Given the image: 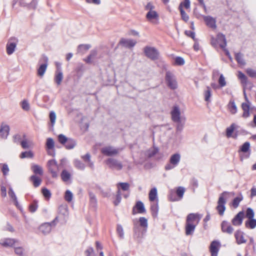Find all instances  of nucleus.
<instances>
[{
    "mask_svg": "<svg viewBox=\"0 0 256 256\" xmlns=\"http://www.w3.org/2000/svg\"><path fill=\"white\" fill-rule=\"evenodd\" d=\"M247 74L252 78H256V70L251 68H248L246 70Z\"/></svg>",
    "mask_w": 256,
    "mask_h": 256,
    "instance_id": "bf43d9fd",
    "label": "nucleus"
},
{
    "mask_svg": "<svg viewBox=\"0 0 256 256\" xmlns=\"http://www.w3.org/2000/svg\"><path fill=\"white\" fill-rule=\"evenodd\" d=\"M178 9L180 11L182 19L185 22H187L189 20V16L183 9L182 3L180 4Z\"/></svg>",
    "mask_w": 256,
    "mask_h": 256,
    "instance_id": "2f4dec72",
    "label": "nucleus"
},
{
    "mask_svg": "<svg viewBox=\"0 0 256 256\" xmlns=\"http://www.w3.org/2000/svg\"><path fill=\"white\" fill-rule=\"evenodd\" d=\"M30 180L32 182L34 187L37 188L42 183V179L38 176L32 175L29 178Z\"/></svg>",
    "mask_w": 256,
    "mask_h": 256,
    "instance_id": "cd10ccee",
    "label": "nucleus"
},
{
    "mask_svg": "<svg viewBox=\"0 0 256 256\" xmlns=\"http://www.w3.org/2000/svg\"><path fill=\"white\" fill-rule=\"evenodd\" d=\"M238 127V126H236L235 124H232L230 127L226 128V134L228 137H230L232 136V132H234V129Z\"/></svg>",
    "mask_w": 256,
    "mask_h": 256,
    "instance_id": "79ce46f5",
    "label": "nucleus"
},
{
    "mask_svg": "<svg viewBox=\"0 0 256 256\" xmlns=\"http://www.w3.org/2000/svg\"><path fill=\"white\" fill-rule=\"evenodd\" d=\"M73 198V194L70 190H66L64 194V199L68 202H70Z\"/></svg>",
    "mask_w": 256,
    "mask_h": 256,
    "instance_id": "864d4df0",
    "label": "nucleus"
},
{
    "mask_svg": "<svg viewBox=\"0 0 256 256\" xmlns=\"http://www.w3.org/2000/svg\"><path fill=\"white\" fill-rule=\"evenodd\" d=\"M63 74L60 68H58L55 73L54 80L57 85H60L63 79Z\"/></svg>",
    "mask_w": 256,
    "mask_h": 256,
    "instance_id": "b1692460",
    "label": "nucleus"
},
{
    "mask_svg": "<svg viewBox=\"0 0 256 256\" xmlns=\"http://www.w3.org/2000/svg\"><path fill=\"white\" fill-rule=\"evenodd\" d=\"M15 253L19 256H26L24 250L22 247L18 246L14 248Z\"/></svg>",
    "mask_w": 256,
    "mask_h": 256,
    "instance_id": "13d9d810",
    "label": "nucleus"
},
{
    "mask_svg": "<svg viewBox=\"0 0 256 256\" xmlns=\"http://www.w3.org/2000/svg\"><path fill=\"white\" fill-rule=\"evenodd\" d=\"M203 18L208 26L212 29L216 28V20L215 18L211 16H204Z\"/></svg>",
    "mask_w": 256,
    "mask_h": 256,
    "instance_id": "f3484780",
    "label": "nucleus"
},
{
    "mask_svg": "<svg viewBox=\"0 0 256 256\" xmlns=\"http://www.w3.org/2000/svg\"><path fill=\"white\" fill-rule=\"evenodd\" d=\"M74 166L80 170L85 168V164L78 160H75L74 162Z\"/></svg>",
    "mask_w": 256,
    "mask_h": 256,
    "instance_id": "a18cd8bd",
    "label": "nucleus"
},
{
    "mask_svg": "<svg viewBox=\"0 0 256 256\" xmlns=\"http://www.w3.org/2000/svg\"><path fill=\"white\" fill-rule=\"evenodd\" d=\"M49 118L50 122V126L52 128L54 125L56 120V114L54 111H51L50 112Z\"/></svg>",
    "mask_w": 256,
    "mask_h": 256,
    "instance_id": "49530a36",
    "label": "nucleus"
},
{
    "mask_svg": "<svg viewBox=\"0 0 256 256\" xmlns=\"http://www.w3.org/2000/svg\"><path fill=\"white\" fill-rule=\"evenodd\" d=\"M165 80L167 86L171 90H174L178 88V83L175 76L170 71L166 73Z\"/></svg>",
    "mask_w": 256,
    "mask_h": 256,
    "instance_id": "20e7f679",
    "label": "nucleus"
},
{
    "mask_svg": "<svg viewBox=\"0 0 256 256\" xmlns=\"http://www.w3.org/2000/svg\"><path fill=\"white\" fill-rule=\"evenodd\" d=\"M58 142L67 150L73 149L77 144L76 140L75 139L68 138L63 134L58 135Z\"/></svg>",
    "mask_w": 256,
    "mask_h": 256,
    "instance_id": "f03ea898",
    "label": "nucleus"
},
{
    "mask_svg": "<svg viewBox=\"0 0 256 256\" xmlns=\"http://www.w3.org/2000/svg\"><path fill=\"white\" fill-rule=\"evenodd\" d=\"M16 242V239L6 238L0 240V244L4 247H12Z\"/></svg>",
    "mask_w": 256,
    "mask_h": 256,
    "instance_id": "2eb2a0df",
    "label": "nucleus"
},
{
    "mask_svg": "<svg viewBox=\"0 0 256 256\" xmlns=\"http://www.w3.org/2000/svg\"><path fill=\"white\" fill-rule=\"evenodd\" d=\"M250 103L248 102H242V108L243 110V114H242V117L246 118L250 116Z\"/></svg>",
    "mask_w": 256,
    "mask_h": 256,
    "instance_id": "4be33fe9",
    "label": "nucleus"
},
{
    "mask_svg": "<svg viewBox=\"0 0 256 256\" xmlns=\"http://www.w3.org/2000/svg\"><path fill=\"white\" fill-rule=\"evenodd\" d=\"M116 232L120 238H124V232L123 228L120 224H117Z\"/></svg>",
    "mask_w": 256,
    "mask_h": 256,
    "instance_id": "69168bd1",
    "label": "nucleus"
},
{
    "mask_svg": "<svg viewBox=\"0 0 256 256\" xmlns=\"http://www.w3.org/2000/svg\"><path fill=\"white\" fill-rule=\"evenodd\" d=\"M58 217H56L50 222H46L40 225V230L44 234H48L52 230V227L55 226L58 222Z\"/></svg>",
    "mask_w": 256,
    "mask_h": 256,
    "instance_id": "6e6552de",
    "label": "nucleus"
},
{
    "mask_svg": "<svg viewBox=\"0 0 256 256\" xmlns=\"http://www.w3.org/2000/svg\"><path fill=\"white\" fill-rule=\"evenodd\" d=\"M38 4L37 0H32L30 4H28L27 8L29 10H35Z\"/></svg>",
    "mask_w": 256,
    "mask_h": 256,
    "instance_id": "e2e57ef3",
    "label": "nucleus"
},
{
    "mask_svg": "<svg viewBox=\"0 0 256 256\" xmlns=\"http://www.w3.org/2000/svg\"><path fill=\"white\" fill-rule=\"evenodd\" d=\"M172 119L174 122H180V112L178 106H174L171 112Z\"/></svg>",
    "mask_w": 256,
    "mask_h": 256,
    "instance_id": "dca6fc26",
    "label": "nucleus"
},
{
    "mask_svg": "<svg viewBox=\"0 0 256 256\" xmlns=\"http://www.w3.org/2000/svg\"><path fill=\"white\" fill-rule=\"evenodd\" d=\"M221 229L223 232L227 233L229 234L233 232L234 228L232 226L226 221H223L221 224Z\"/></svg>",
    "mask_w": 256,
    "mask_h": 256,
    "instance_id": "a211bd4d",
    "label": "nucleus"
},
{
    "mask_svg": "<svg viewBox=\"0 0 256 256\" xmlns=\"http://www.w3.org/2000/svg\"><path fill=\"white\" fill-rule=\"evenodd\" d=\"M34 156V153L31 150L22 152L20 157V158H32Z\"/></svg>",
    "mask_w": 256,
    "mask_h": 256,
    "instance_id": "a19ab883",
    "label": "nucleus"
},
{
    "mask_svg": "<svg viewBox=\"0 0 256 256\" xmlns=\"http://www.w3.org/2000/svg\"><path fill=\"white\" fill-rule=\"evenodd\" d=\"M243 152L244 156H240V160L242 161L243 158H248L250 157V143L246 142L244 143L240 147L238 152Z\"/></svg>",
    "mask_w": 256,
    "mask_h": 256,
    "instance_id": "9d476101",
    "label": "nucleus"
},
{
    "mask_svg": "<svg viewBox=\"0 0 256 256\" xmlns=\"http://www.w3.org/2000/svg\"><path fill=\"white\" fill-rule=\"evenodd\" d=\"M20 105L22 109L24 111H28L30 110V104L28 101L26 100H23L21 102Z\"/></svg>",
    "mask_w": 256,
    "mask_h": 256,
    "instance_id": "3c124183",
    "label": "nucleus"
},
{
    "mask_svg": "<svg viewBox=\"0 0 256 256\" xmlns=\"http://www.w3.org/2000/svg\"><path fill=\"white\" fill-rule=\"evenodd\" d=\"M180 160V155L178 153L172 154L170 158V162L174 166H177Z\"/></svg>",
    "mask_w": 256,
    "mask_h": 256,
    "instance_id": "c85d7f7f",
    "label": "nucleus"
},
{
    "mask_svg": "<svg viewBox=\"0 0 256 256\" xmlns=\"http://www.w3.org/2000/svg\"><path fill=\"white\" fill-rule=\"evenodd\" d=\"M10 127L8 125L2 126L0 129V136L2 138H6L9 134Z\"/></svg>",
    "mask_w": 256,
    "mask_h": 256,
    "instance_id": "c756f323",
    "label": "nucleus"
},
{
    "mask_svg": "<svg viewBox=\"0 0 256 256\" xmlns=\"http://www.w3.org/2000/svg\"><path fill=\"white\" fill-rule=\"evenodd\" d=\"M84 253L86 256H95L94 248L92 247L88 248Z\"/></svg>",
    "mask_w": 256,
    "mask_h": 256,
    "instance_id": "774afa93",
    "label": "nucleus"
},
{
    "mask_svg": "<svg viewBox=\"0 0 256 256\" xmlns=\"http://www.w3.org/2000/svg\"><path fill=\"white\" fill-rule=\"evenodd\" d=\"M16 4H18L20 6L27 8L28 4L24 0H13L12 7L14 8Z\"/></svg>",
    "mask_w": 256,
    "mask_h": 256,
    "instance_id": "603ef678",
    "label": "nucleus"
},
{
    "mask_svg": "<svg viewBox=\"0 0 256 256\" xmlns=\"http://www.w3.org/2000/svg\"><path fill=\"white\" fill-rule=\"evenodd\" d=\"M46 148L48 150H52L54 148V142L52 138H48L46 142Z\"/></svg>",
    "mask_w": 256,
    "mask_h": 256,
    "instance_id": "c03bdc74",
    "label": "nucleus"
},
{
    "mask_svg": "<svg viewBox=\"0 0 256 256\" xmlns=\"http://www.w3.org/2000/svg\"><path fill=\"white\" fill-rule=\"evenodd\" d=\"M184 192L185 189L184 187L179 186L178 188L176 194L178 197V200H180L183 197Z\"/></svg>",
    "mask_w": 256,
    "mask_h": 256,
    "instance_id": "de8ad7c7",
    "label": "nucleus"
},
{
    "mask_svg": "<svg viewBox=\"0 0 256 256\" xmlns=\"http://www.w3.org/2000/svg\"><path fill=\"white\" fill-rule=\"evenodd\" d=\"M140 226L144 228H147L148 226V220L144 217H140L139 218Z\"/></svg>",
    "mask_w": 256,
    "mask_h": 256,
    "instance_id": "4d7b16f0",
    "label": "nucleus"
},
{
    "mask_svg": "<svg viewBox=\"0 0 256 256\" xmlns=\"http://www.w3.org/2000/svg\"><path fill=\"white\" fill-rule=\"evenodd\" d=\"M157 196V190L156 188H154L150 190L149 192V200L151 202L154 201Z\"/></svg>",
    "mask_w": 256,
    "mask_h": 256,
    "instance_id": "4c0bfd02",
    "label": "nucleus"
},
{
    "mask_svg": "<svg viewBox=\"0 0 256 256\" xmlns=\"http://www.w3.org/2000/svg\"><path fill=\"white\" fill-rule=\"evenodd\" d=\"M158 152V148L157 147L154 146L147 151L146 154L148 158H150L155 156Z\"/></svg>",
    "mask_w": 256,
    "mask_h": 256,
    "instance_id": "e433bc0d",
    "label": "nucleus"
},
{
    "mask_svg": "<svg viewBox=\"0 0 256 256\" xmlns=\"http://www.w3.org/2000/svg\"><path fill=\"white\" fill-rule=\"evenodd\" d=\"M144 52L146 57L152 60H154L158 58L159 52L154 47L146 46L144 47Z\"/></svg>",
    "mask_w": 256,
    "mask_h": 256,
    "instance_id": "423d86ee",
    "label": "nucleus"
},
{
    "mask_svg": "<svg viewBox=\"0 0 256 256\" xmlns=\"http://www.w3.org/2000/svg\"><path fill=\"white\" fill-rule=\"evenodd\" d=\"M243 197L241 195L240 196H237L233 200L232 205L234 208H236L239 206L240 202L242 200Z\"/></svg>",
    "mask_w": 256,
    "mask_h": 256,
    "instance_id": "09e8293b",
    "label": "nucleus"
},
{
    "mask_svg": "<svg viewBox=\"0 0 256 256\" xmlns=\"http://www.w3.org/2000/svg\"><path fill=\"white\" fill-rule=\"evenodd\" d=\"M91 46L89 44H80L78 46V51L79 52H82V50L86 51L90 48Z\"/></svg>",
    "mask_w": 256,
    "mask_h": 256,
    "instance_id": "0e129e2a",
    "label": "nucleus"
},
{
    "mask_svg": "<svg viewBox=\"0 0 256 256\" xmlns=\"http://www.w3.org/2000/svg\"><path fill=\"white\" fill-rule=\"evenodd\" d=\"M146 18L149 21L152 20H158V14L154 10H150L146 14Z\"/></svg>",
    "mask_w": 256,
    "mask_h": 256,
    "instance_id": "7c9ffc66",
    "label": "nucleus"
},
{
    "mask_svg": "<svg viewBox=\"0 0 256 256\" xmlns=\"http://www.w3.org/2000/svg\"><path fill=\"white\" fill-rule=\"evenodd\" d=\"M235 60L238 64L240 66H244L246 64V62L244 58V54L239 52L234 53Z\"/></svg>",
    "mask_w": 256,
    "mask_h": 256,
    "instance_id": "bb28decb",
    "label": "nucleus"
},
{
    "mask_svg": "<svg viewBox=\"0 0 256 256\" xmlns=\"http://www.w3.org/2000/svg\"><path fill=\"white\" fill-rule=\"evenodd\" d=\"M150 210L152 212V216L154 217L156 216L158 210V204H152L150 206Z\"/></svg>",
    "mask_w": 256,
    "mask_h": 256,
    "instance_id": "5fc2aeb1",
    "label": "nucleus"
},
{
    "mask_svg": "<svg viewBox=\"0 0 256 256\" xmlns=\"http://www.w3.org/2000/svg\"><path fill=\"white\" fill-rule=\"evenodd\" d=\"M216 38L218 42L220 43V46L222 48H224L226 46V40L225 36L220 32L217 34Z\"/></svg>",
    "mask_w": 256,
    "mask_h": 256,
    "instance_id": "5701e85b",
    "label": "nucleus"
},
{
    "mask_svg": "<svg viewBox=\"0 0 256 256\" xmlns=\"http://www.w3.org/2000/svg\"><path fill=\"white\" fill-rule=\"evenodd\" d=\"M38 207V201L36 200H34L32 202L29 206L30 212L32 213L34 212L36 210Z\"/></svg>",
    "mask_w": 256,
    "mask_h": 256,
    "instance_id": "8fccbe9b",
    "label": "nucleus"
},
{
    "mask_svg": "<svg viewBox=\"0 0 256 256\" xmlns=\"http://www.w3.org/2000/svg\"><path fill=\"white\" fill-rule=\"evenodd\" d=\"M254 212L253 210L250 208H248L246 212V216L248 218H254Z\"/></svg>",
    "mask_w": 256,
    "mask_h": 256,
    "instance_id": "052dcab7",
    "label": "nucleus"
},
{
    "mask_svg": "<svg viewBox=\"0 0 256 256\" xmlns=\"http://www.w3.org/2000/svg\"><path fill=\"white\" fill-rule=\"evenodd\" d=\"M90 196V204L91 206L95 208L97 204V200L95 194L91 192H88Z\"/></svg>",
    "mask_w": 256,
    "mask_h": 256,
    "instance_id": "72a5a7b5",
    "label": "nucleus"
},
{
    "mask_svg": "<svg viewBox=\"0 0 256 256\" xmlns=\"http://www.w3.org/2000/svg\"><path fill=\"white\" fill-rule=\"evenodd\" d=\"M136 44V42L134 40L124 38H122L118 42L119 45L129 48L134 47Z\"/></svg>",
    "mask_w": 256,
    "mask_h": 256,
    "instance_id": "f8f14e48",
    "label": "nucleus"
},
{
    "mask_svg": "<svg viewBox=\"0 0 256 256\" xmlns=\"http://www.w3.org/2000/svg\"><path fill=\"white\" fill-rule=\"evenodd\" d=\"M134 228L133 230L134 232V236H136L138 238H141L142 236V234L140 232V228L138 225V222L136 219H134L132 220Z\"/></svg>",
    "mask_w": 256,
    "mask_h": 256,
    "instance_id": "a878e982",
    "label": "nucleus"
},
{
    "mask_svg": "<svg viewBox=\"0 0 256 256\" xmlns=\"http://www.w3.org/2000/svg\"><path fill=\"white\" fill-rule=\"evenodd\" d=\"M122 194L120 190L118 189L117 191L116 194V200L114 202V206H117L120 202L122 200Z\"/></svg>",
    "mask_w": 256,
    "mask_h": 256,
    "instance_id": "6e6d98bb",
    "label": "nucleus"
},
{
    "mask_svg": "<svg viewBox=\"0 0 256 256\" xmlns=\"http://www.w3.org/2000/svg\"><path fill=\"white\" fill-rule=\"evenodd\" d=\"M201 216L198 214L191 213L188 215L186 222V234L192 235L194 234L196 224H198Z\"/></svg>",
    "mask_w": 256,
    "mask_h": 256,
    "instance_id": "f257e3e1",
    "label": "nucleus"
},
{
    "mask_svg": "<svg viewBox=\"0 0 256 256\" xmlns=\"http://www.w3.org/2000/svg\"><path fill=\"white\" fill-rule=\"evenodd\" d=\"M238 77L240 80L242 84L246 85L248 84V78L247 76L242 72L239 71L238 72Z\"/></svg>",
    "mask_w": 256,
    "mask_h": 256,
    "instance_id": "c9c22d12",
    "label": "nucleus"
},
{
    "mask_svg": "<svg viewBox=\"0 0 256 256\" xmlns=\"http://www.w3.org/2000/svg\"><path fill=\"white\" fill-rule=\"evenodd\" d=\"M168 198L170 201L175 202L178 200V198L176 196V192L174 191H170L168 196Z\"/></svg>",
    "mask_w": 256,
    "mask_h": 256,
    "instance_id": "338daca9",
    "label": "nucleus"
},
{
    "mask_svg": "<svg viewBox=\"0 0 256 256\" xmlns=\"http://www.w3.org/2000/svg\"><path fill=\"white\" fill-rule=\"evenodd\" d=\"M106 164L112 169L121 170L122 168V163L114 158H108L106 160Z\"/></svg>",
    "mask_w": 256,
    "mask_h": 256,
    "instance_id": "1a4fd4ad",
    "label": "nucleus"
},
{
    "mask_svg": "<svg viewBox=\"0 0 256 256\" xmlns=\"http://www.w3.org/2000/svg\"><path fill=\"white\" fill-rule=\"evenodd\" d=\"M17 40L15 38H11L6 44V52L9 55L12 54L14 51L16 46Z\"/></svg>",
    "mask_w": 256,
    "mask_h": 256,
    "instance_id": "ddd939ff",
    "label": "nucleus"
},
{
    "mask_svg": "<svg viewBox=\"0 0 256 256\" xmlns=\"http://www.w3.org/2000/svg\"><path fill=\"white\" fill-rule=\"evenodd\" d=\"M47 166L53 178L58 177V166L56 161L54 160H50L47 163Z\"/></svg>",
    "mask_w": 256,
    "mask_h": 256,
    "instance_id": "0eeeda50",
    "label": "nucleus"
},
{
    "mask_svg": "<svg viewBox=\"0 0 256 256\" xmlns=\"http://www.w3.org/2000/svg\"><path fill=\"white\" fill-rule=\"evenodd\" d=\"M135 209L137 210V212L140 214H143L146 212V210L144 204L141 201H138L136 202L134 206L132 208V213L135 214L136 212Z\"/></svg>",
    "mask_w": 256,
    "mask_h": 256,
    "instance_id": "aec40b11",
    "label": "nucleus"
},
{
    "mask_svg": "<svg viewBox=\"0 0 256 256\" xmlns=\"http://www.w3.org/2000/svg\"><path fill=\"white\" fill-rule=\"evenodd\" d=\"M204 100L206 102H210V98L212 96V90L210 86H206V90L204 92Z\"/></svg>",
    "mask_w": 256,
    "mask_h": 256,
    "instance_id": "58836bf2",
    "label": "nucleus"
},
{
    "mask_svg": "<svg viewBox=\"0 0 256 256\" xmlns=\"http://www.w3.org/2000/svg\"><path fill=\"white\" fill-rule=\"evenodd\" d=\"M220 246V242L218 241L214 240L211 242L210 246L211 256H218V253Z\"/></svg>",
    "mask_w": 256,
    "mask_h": 256,
    "instance_id": "4468645a",
    "label": "nucleus"
},
{
    "mask_svg": "<svg viewBox=\"0 0 256 256\" xmlns=\"http://www.w3.org/2000/svg\"><path fill=\"white\" fill-rule=\"evenodd\" d=\"M8 194L10 197L11 198H12L13 200L14 201L16 206H18V202L17 200V198L12 188L11 187H10L9 188Z\"/></svg>",
    "mask_w": 256,
    "mask_h": 256,
    "instance_id": "37998d69",
    "label": "nucleus"
},
{
    "mask_svg": "<svg viewBox=\"0 0 256 256\" xmlns=\"http://www.w3.org/2000/svg\"><path fill=\"white\" fill-rule=\"evenodd\" d=\"M118 149L115 148L112 146H106L101 149L102 153L108 156L116 155L118 153Z\"/></svg>",
    "mask_w": 256,
    "mask_h": 256,
    "instance_id": "9b49d317",
    "label": "nucleus"
},
{
    "mask_svg": "<svg viewBox=\"0 0 256 256\" xmlns=\"http://www.w3.org/2000/svg\"><path fill=\"white\" fill-rule=\"evenodd\" d=\"M234 236L238 244L246 243V240L244 238V233L240 230H238L234 234Z\"/></svg>",
    "mask_w": 256,
    "mask_h": 256,
    "instance_id": "412c9836",
    "label": "nucleus"
},
{
    "mask_svg": "<svg viewBox=\"0 0 256 256\" xmlns=\"http://www.w3.org/2000/svg\"><path fill=\"white\" fill-rule=\"evenodd\" d=\"M61 178L64 182H66L70 179V174L66 170H64L61 173Z\"/></svg>",
    "mask_w": 256,
    "mask_h": 256,
    "instance_id": "ea45409f",
    "label": "nucleus"
},
{
    "mask_svg": "<svg viewBox=\"0 0 256 256\" xmlns=\"http://www.w3.org/2000/svg\"><path fill=\"white\" fill-rule=\"evenodd\" d=\"M31 170L34 173V175H40L42 176L44 174V171L42 167L36 164H32L31 166Z\"/></svg>",
    "mask_w": 256,
    "mask_h": 256,
    "instance_id": "393cba45",
    "label": "nucleus"
},
{
    "mask_svg": "<svg viewBox=\"0 0 256 256\" xmlns=\"http://www.w3.org/2000/svg\"><path fill=\"white\" fill-rule=\"evenodd\" d=\"M245 226L246 228L253 229L256 226V220L254 218H248L246 222Z\"/></svg>",
    "mask_w": 256,
    "mask_h": 256,
    "instance_id": "473e14b6",
    "label": "nucleus"
},
{
    "mask_svg": "<svg viewBox=\"0 0 256 256\" xmlns=\"http://www.w3.org/2000/svg\"><path fill=\"white\" fill-rule=\"evenodd\" d=\"M228 108L230 112L234 114L237 112V107L234 100H230L228 104Z\"/></svg>",
    "mask_w": 256,
    "mask_h": 256,
    "instance_id": "f704fd0d",
    "label": "nucleus"
},
{
    "mask_svg": "<svg viewBox=\"0 0 256 256\" xmlns=\"http://www.w3.org/2000/svg\"><path fill=\"white\" fill-rule=\"evenodd\" d=\"M244 216V212L242 211L240 212L232 220V224L234 226H240L242 222Z\"/></svg>",
    "mask_w": 256,
    "mask_h": 256,
    "instance_id": "6ab92c4d",
    "label": "nucleus"
},
{
    "mask_svg": "<svg viewBox=\"0 0 256 256\" xmlns=\"http://www.w3.org/2000/svg\"><path fill=\"white\" fill-rule=\"evenodd\" d=\"M42 192L44 196L46 199H49L51 196L50 192L46 188L42 189Z\"/></svg>",
    "mask_w": 256,
    "mask_h": 256,
    "instance_id": "680f3d73",
    "label": "nucleus"
},
{
    "mask_svg": "<svg viewBox=\"0 0 256 256\" xmlns=\"http://www.w3.org/2000/svg\"><path fill=\"white\" fill-rule=\"evenodd\" d=\"M228 194V192H224L219 196L216 209L220 216H223L226 210L225 204L226 202V196Z\"/></svg>",
    "mask_w": 256,
    "mask_h": 256,
    "instance_id": "7ed1b4c3",
    "label": "nucleus"
},
{
    "mask_svg": "<svg viewBox=\"0 0 256 256\" xmlns=\"http://www.w3.org/2000/svg\"><path fill=\"white\" fill-rule=\"evenodd\" d=\"M48 58L44 54L42 55V58L40 59L38 62L40 66L37 70L38 76L40 77L44 76L48 66Z\"/></svg>",
    "mask_w": 256,
    "mask_h": 256,
    "instance_id": "39448f33",
    "label": "nucleus"
}]
</instances>
